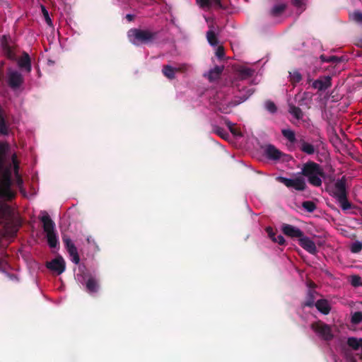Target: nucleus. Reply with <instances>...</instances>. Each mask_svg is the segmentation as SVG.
Masks as SVG:
<instances>
[{"label": "nucleus", "instance_id": "nucleus-1", "mask_svg": "<svg viewBox=\"0 0 362 362\" xmlns=\"http://www.w3.org/2000/svg\"><path fill=\"white\" fill-rule=\"evenodd\" d=\"M301 174L307 177L309 184L314 187L322 185V178L325 177V173L318 163L314 161H308L303 165Z\"/></svg>", "mask_w": 362, "mask_h": 362}, {"label": "nucleus", "instance_id": "nucleus-2", "mask_svg": "<svg viewBox=\"0 0 362 362\" xmlns=\"http://www.w3.org/2000/svg\"><path fill=\"white\" fill-rule=\"evenodd\" d=\"M127 36L133 45L138 46L153 42L158 36V32L148 29L132 28L128 31Z\"/></svg>", "mask_w": 362, "mask_h": 362}, {"label": "nucleus", "instance_id": "nucleus-3", "mask_svg": "<svg viewBox=\"0 0 362 362\" xmlns=\"http://www.w3.org/2000/svg\"><path fill=\"white\" fill-rule=\"evenodd\" d=\"M332 196L337 199L342 210L346 211L352 208V204L348 200L346 191V179L343 176L334 183Z\"/></svg>", "mask_w": 362, "mask_h": 362}, {"label": "nucleus", "instance_id": "nucleus-4", "mask_svg": "<svg viewBox=\"0 0 362 362\" xmlns=\"http://www.w3.org/2000/svg\"><path fill=\"white\" fill-rule=\"evenodd\" d=\"M43 223V230L46 233L48 245L51 248H56L59 245V240L55 230V223L47 213L40 218Z\"/></svg>", "mask_w": 362, "mask_h": 362}, {"label": "nucleus", "instance_id": "nucleus-5", "mask_svg": "<svg viewBox=\"0 0 362 362\" xmlns=\"http://www.w3.org/2000/svg\"><path fill=\"white\" fill-rule=\"evenodd\" d=\"M321 144H322V141L320 139L310 141L305 136H300L298 139L297 147L301 152L310 156L318 153Z\"/></svg>", "mask_w": 362, "mask_h": 362}, {"label": "nucleus", "instance_id": "nucleus-6", "mask_svg": "<svg viewBox=\"0 0 362 362\" xmlns=\"http://www.w3.org/2000/svg\"><path fill=\"white\" fill-rule=\"evenodd\" d=\"M252 95L250 90H246L240 92L238 95L234 96V98L230 101L226 105H221L219 107V110L224 114H228L230 112L231 109L240 103L245 102Z\"/></svg>", "mask_w": 362, "mask_h": 362}, {"label": "nucleus", "instance_id": "nucleus-7", "mask_svg": "<svg viewBox=\"0 0 362 362\" xmlns=\"http://www.w3.org/2000/svg\"><path fill=\"white\" fill-rule=\"evenodd\" d=\"M310 327L320 337L325 341H330L334 337L330 326L322 321L313 322Z\"/></svg>", "mask_w": 362, "mask_h": 362}, {"label": "nucleus", "instance_id": "nucleus-8", "mask_svg": "<svg viewBox=\"0 0 362 362\" xmlns=\"http://www.w3.org/2000/svg\"><path fill=\"white\" fill-rule=\"evenodd\" d=\"M276 180L288 188H293L298 191H303L306 188L305 180L302 177H298L295 179H289L284 177H277Z\"/></svg>", "mask_w": 362, "mask_h": 362}, {"label": "nucleus", "instance_id": "nucleus-9", "mask_svg": "<svg viewBox=\"0 0 362 362\" xmlns=\"http://www.w3.org/2000/svg\"><path fill=\"white\" fill-rule=\"evenodd\" d=\"M7 83L11 89L16 90L23 84V76L18 71H8Z\"/></svg>", "mask_w": 362, "mask_h": 362}, {"label": "nucleus", "instance_id": "nucleus-10", "mask_svg": "<svg viewBox=\"0 0 362 362\" xmlns=\"http://www.w3.org/2000/svg\"><path fill=\"white\" fill-rule=\"evenodd\" d=\"M46 267L49 270L59 275L65 271L66 263L63 257L59 256L52 261L47 262Z\"/></svg>", "mask_w": 362, "mask_h": 362}, {"label": "nucleus", "instance_id": "nucleus-11", "mask_svg": "<svg viewBox=\"0 0 362 362\" xmlns=\"http://www.w3.org/2000/svg\"><path fill=\"white\" fill-rule=\"evenodd\" d=\"M281 229L286 236L291 238H298L299 240L304 233L300 228L288 223H283Z\"/></svg>", "mask_w": 362, "mask_h": 362}, {"label": "nucleus", "instance_id": "nucleus-12", "mask_svg": "<svg viewBox=\"0 0 362 362\" xmlns=\"http://www.w3.org/2000/svg\"><path fill=\"white\" fill-rule=\"evenodd\" d=\"M298 244L310 254L315 255L317 252L315 243L310 238L304 235L298 240Z\"/></svg>", "mask_w": 362, "mask_h": 362}, {"label": "nucleus", "instance_id": "nucleus-13", "mask_svg": "<svg viewBox=\"0 0 362 362\" xmlns=\"http://www.w3.org/2000/svg\"><path fill=\"white\" fill-rule=\"evenodd\" d=\"M264 154L266 157L272 160H278L284 155V153L272 144L265 146Z\"/></svg>", "mask_w": 362, "mask_h": 362}, {"label": "nucleus", "instance_id": "nucleus-14", "mask_svg": "<svg viewBox=\"0 0 362 362\" xmlns=\"http://www.w3.org/2000/svg\"><path fill=\"white\" fill-rule=\"evenodd\" d=\"M332 86L331 77L329 76H324L313 81L312 86L318 90H325Z\"/></svg>", "mask_w": 362, "mask_h": 362}, {"label": "nucleus", "instance_id": "nucleus-15", "mask_svg": "<svg viewBox=\"0 0 362 362\" xmlns=\"http://www.w3.org/2000/svg\"><path fill=\"white\" fill-rule=\"evenodd\" d=\"M18 65L21 69H24L27 72L31 71V60L27 52H23L18 62Z\"/></svg>", "mask_w": 362, "mask_h": 362}, {"label": "nucleus", "instance_id": "nucleus-16", "mask_svg": "<svg viewBox=\"0 0 362 362\" xmlns=\"http://www.w3.org/2000/svg\"><path fill=\"white\" fill-rule=\"evenodd\" d=\"M315 306L321 313L327 315L331 310V307L329 302L326 299H320L316 301Z\"/></svg>", "mask_w": 362, "mask_h": 362}, {"label": "nucleus", "instance_id": "nucleus-17", "mask_svg": "<svg viewBox=\"0 0 362 362\" xmlns=\"http://www.w3.org/2000/svg\"><path fill=\"white\" fill-rule=\"evenodd\" d=\"M9 148L10 146L7 142L0 141V167H2L4 165Z\"/></svg>", "mask_w": 362, "mask_h": 362}, {"label": "nucleus", "instance_id": "nucleus-18", "mask_svg": "<svg viewBox=\"0 0 362 362\" xmlns=\"http://www.w3.org/2000/svg\"><path fill=\"white\" fill-rule=\"evenodd\" d=\"M179 71V69L173 68L168 64L164 65L162 69L163 74L170 80L174 79L175 77V73Z\"/></svg>", "mask_w": 362, "mask_h": 362}, {"label": "nucleus", "instance_id": "nucleus-19", "mask_svg": "<svg viewBox=\"0 0 362 362\" xmlns=\"http://www.w3.org/2000/svg\"><path fill=\"white\" fill-rule=\"evenodd\" d=\"M282 135L292 144H298V139L296 136L294 131L290 129H284L281 130Z\"/></svg>", "mask_w": 362, "mask_h": 362}, {"label": "nucleus", "instance_id": "nucleus-20", "mask_svg": "<svg viewBox=\"0 0 362 362\" xmlns=\"http://www.w3.org/2000/svg\"><path fill=\"white\" fill-rule=\"evenodd\" d=\"M86 287L88 292L96 293L98 291L99 285L94 278L90 277L86 283Z\"/></svg>", "mask_w": 362, "mask_h": 362}, {"label": "nucleus", "instance_id": "nucleus-21", "mask_svg": "<svg viewBox=\"0 0 362 362\" xmlns=\"http://www.w3.org/2000/svg\"><path fill=\"white\" fill-rule=\"evenodd\" d=\"M223 70V66H216L213 69L209 72V79L210 81L218 79Z\"/></svg>", "mask_w": 362, "mask_h": 362}, {"label": "nucleus", "instance_id": "nucleus-22", "mask_svg": "<svg viewBox=\"0 0 362 362\" xmlns=\"http://www.w3.org/2000/svg\"><path fill=\"white\" fill-rule=\"evenodd\" d=\"M286 8V4H279L275 5L270 11V15L274 17L281 16Z\"/></svg>", "mask_w": 362, "mask_h": 362}, {"label": "nucleus", "instance_id": "nucleus-23", "mask_svg": "<svg viewBox=\"0 0 362 362\" xmlns=\"http://www.w3.org/2000/svg\"><path fill=\"white\" fill-rule=\"evenodd\" d=\"M315 292L312 290H309L308 292L306 300L302 304V306L312 308L315 305Z\"/></svg>", "mask_w": 362, "mask_h": 362}, {"label": "nucleus", "instance_id": "nucleus-24", "mask_svg": "<svg viewBox=\"0 0 362 362\" xmlns=\"http://www.w3.org/2000/svg\"><path fill=\"white\" fill-rule=\"evenodd\" d=\"M10 36L4 35L1 37L0 43L2 49L8 54L11 52V48L9 45Z\"/></svg>", "mask_w": 362, "mask_h": 362}, {"label": "nucleus", "instance_id": "nucleus-25", "mask_svg": "<svg viewBox=\"0 0 362 362\" xmlns=\"http://www.w3.org/2000/svg\"><path fill=\"white\" fill-rule=\"evenodd\" d=\"M350 21L362 25V12L359 10H355L349 14Z\"/></svg>", "mask_w": 362, "mask_h": 362}, {"label": "nucleus", "instance_id": "nucleus-26", "mask_svg": "<svg viewBox=\"0 0 362 362\" xmlns=\"http://www.w3.org/2000/svg\"><path fill=\"white\" fill-rule=\"evenodd\" d=\"M289 112L297 119H301L303 117V112L302 110L295 105L289 107Z\"/></svg>", "mask_w": 362, "mask_h": 362}, {"label": "nucleus", "instance_id": "nucleus-27", "mask_svg": "<svg viewBox=\"0 0 362 362\" xmlns=\"http://www.w3.org/2000/svg\"><path fill=\"white\" fill-rule=\"evenodd\" d=\"M206 38L209 43L212 46H216L218 43L216 35L212 30H209L206 32Z\"/></svg>", "mask_w": 362, "mask_h": 362}, {"label": "nucleus", "instance_id": "nucleus-28", "mask_svg": "<svg viewBox=\"0 0 362 362\" xmlns=\"http://www.w3.org/2000/svg\"><path fill=\"white\" fill-rule=\"evenodd\" d=\"M320 59L323 62H330L332 64H337L341 62V59L336 56H326L325 54L320 56Z\"/></svg>", "mask_w": 362, "mask_h": 362}, {"label": "nucleus", "instance_id": "nucleus-29", "mask_svg": "<svg viewBox=\"0 0 362 362\" xmlns=\"http://www.w3.org/2000/svg\"><path fill=\"white\" fill-rule=\"evenodd\" d=\"M264 107L269 112L272 114H275L277 112V107L272 100H266L264 103Z\"/></svg>", "mask_w": 362, "mask_h": 362}, {"label": "nucleus", "instance_id": "nucleus-30", "mask_svg": "<svg viewBox=\"0 0 362 362\" xmlns=\"http://www.w3.org/2000/svg\"><path fill=\"white\" fill-rule=\"evenodd\" d=\"M254 70L250 68L244 67L240 69V75L243 79L251 77L254 74Z\"/></svg>", "mask_w": 362, "mask_h": 362}, {"label": "nucleus", "instance_id": "nucleus-31", "mask_svg": "<svg viewBox=\"0 0 362 362\" xmlns=\"http://www.w3.org/2000/svg\"><path fill=\"white\" fill-rule=\"evenodd\" d=\"M290 75V81L293 84H296L300 82L302 79V76L298 71H294L293 72H289Z\"/></svg>", "mask_w": 362, "mask_h": 362}, {"label": "nucleus", "instance_id": "nucleus-32", "mask_svg": "<svg viewBox=\"0 0 362 362\" xmlns=\"http://www.w3.org/2000/svg\"><path fill=\"white\" fill-rule=\"evenodd\" d=\"M8 124L6 120V118L0 119V135H8Z\"/></svg>", "mask_w": 362, "mask_h": 362}, {"label": "nucleus", "instance_id": "nucleus-33", "mask_svg": "<svg viewBox=\"0 0 362 362\" xmlns=\"http://www.w3.org/2000/svg\"><path fill=\"white\" fill-rule=\"evenodd\" d=\"M302 206L308 212H313L316 208V204L312 201H305L302 203Z\"/></svg>", "mask_w": 362, "mask_h": 362}, {"label": "nucleus", "instance_id": "nucleus-34", "mask_svg": "<svg viewBox=\"0 0 362 362\" xmlns=\"http://www.w3.org/2000/svg\"><path fill=\"white\" fill-rule=\"evenodd\" d=\"M351 322L353 325H358L362 322V312L357 311L352 314Z\"/></svg>", "mask_w": 362, "mask_h": 362}, {"label": "nucleus", "instance_id": "nucleus-35", "mask_svg": "<svg viewBox=\"0 0 362 362\" xmlns=\"http://www.w3.org/2000/svg\"><path fill=\"white\" fill-rule=\"evenodd\" d=\"M40 7H41V11H42V15L45 18V22L47 23V24L49 26H50V27L53 26L52 19L49 17V12L47 10L46 7L43 5H41Z\"/></svg>", "mask_w": 362, "mask_h": 362}, {"label": "nucleus", "instance_id": "nucleus-36", "mask_svg": "<svg viewBox=\"0 0 362 362\" xmlns=\"http://www.w3.org/2000/svg\"><path fill=\"white\" fill-rule=\"evenodd\" d=\"M351 284L354 287H358L362 285L361 278L358 275L351 276Z\"/></svg>", "mask_w": 362, "mask_h": 362}, {"label": "nucleus", "instance_id": "nucleus-37", "mask_svg": "<svg viewBox=\"0 0 362 362\" xmlns=\"http://www.w3.org/2000/svg\"><path fill=\"white\" fill-rule=\"evenodd\" d=\"M361 250H362V243H361L359 241L354 242L352 244L351 247V251L353 253H358L361 251Z\"/></svg>", "mask_w": 362, "mask_h": 362}, {"label": "nucleus", "instance_id": "nucleus-38", "mask_svg": "<svg viewBox=\"0 0 362 362\" xmlns=\"http://www.w3.org/2000/svg\"><path fill=\"white\" fill-rule=\"evenodd\" d=\"M268 236L272 239V240L274 242V239H276V232L274 230V229L270 227V226H268L265 229Z\"/></svg>", "mask_w": 362, "mask_h": 362}, {"label": "nucleus", "instance_id": "nucleus-39", "mask_svg": "<svg viewBox=\"0 0 362 362\" xmlns=\"http://www.w3.org/2000/svg\"><path fill=\"white\" fill-rule=\"evenodd\" d=\"M197 4L202 7H210L211 6V0H196Z\"/></svg>", "mask_w": 362, "mask_h": 362}, {"label": "nucleus", "instance_id": "nucleus-40", "mask_svg": "<svg viewBox=\"0 0 362 362\" xmlns=\"http://www.w3.org/2000/svg\"><path fill=\"white\" fill-rule=\"evenodd\" d=\"M225 54L224 48L223 46H219L216 51V55L218 58L222 59Z\"/></svg>", "mask_w": 362, "mask_h": 362}, {"label": "nucleus", "instance_id": "nucleus-41", "mask_svg": "<svg viewBox=\"0 0 362 362\" xmlns=\"http://www.w3.org/2000/svg\"><path fill=\"white\" fill-rule=\"evenodd\" d=\"M62 239L66 249L70 248L71 245H75L69 237L64 236Z\"/></svg>", "mask_w": 362, "mask_h": 362}, {"label": "nucleus", "instance_id": "nucleus-42", "mask_svg": "<svg viewBox=\"0 0 362 362\" xmlns=\"http://www.w3.org/2000/svg\"><path fill=\"white\" fill-rule=\"evenodd\" d=\"M274 242L278 243L280 245H285L286 240L283 235H276V239H274Z\"/></svg>", "mask_w": 362, "mask_h": 362}, {"label": "nucleus", "instance_id": "nucleus-43", "mask_svg": "<svg viewBox=\"0 0 362 362\" xmlns=\"http://www.w3.org/2000/svg\"><path fill=\"white\" fill-rule=\"evenodd\" d=\"M70 257H71L72 256L78 254V250H77V248L75 245H71V247L69 248V249H66Z\"/></svg>", "mask_w": 362, "mask_h": 362}, {"label": "nucleus", "instance_id": "nucleus-44", "mask_svg": "<svg viewBox=\"0 0 362 362\" xmlns=\"http://www.w3.org/2000/svg\"><path fill=\"white\" fill-rule=\"evenodd\" d=\"M211 6L214 5L218 8L225 9V7L222 5L221 0H211Z\"/></svg>", "mask_w": 362, "mask_h": 362}, {"label": "nucleus", "instance_id": "nucleus-45", "mask_svg": "<svg viewBox=\"0 0 362 362\" xmlns=\"http://www.w3.org/2000/svg\"><path fill=\"white\" fill-rule=\"evenodd\" d=\"M226 124H227V126L228 127V128L230 129L231 133H233L234 135L240 134L239 132L236 129H234L233 127L234 125L233 123H231L230 122H228Z\"/></svg>", "mask_w": 362, "mask_h": 362}, {"label": "nucleus", "instance_id": "nucleus-46", "mask_svg": "<svg viewBox=\"0 0 362 362\" xmlns=\"http://www.w3.org/2000/svg\"><path fill=\"white\" fill-rule=\"evenodd\" d=\"M12 160H13V165H14V173H15V175H19L18 173V168H19V166H18V163L16 160V156H13V158H12Z\"/></svg>", "mask_w": 362, "mask_h": 362}, {"label": "nucleus", "instance_id": "nucleus-47", "mask_svg": "<svg viewBox=\"0 0 362 362\" xmlns=\"http://www.w3.org/2000/svg\"><path fill=\"white\" fill-rule=\"evenodd\" d=\"M71 261H72L74 264H79V262H80V257H79L78 253V254H76V255H74V256H72V257H71Z\"/></svg>", "mask_w": 362, "mask_h": 362}, {"label": "nucleus", "instance_id": "nucleus-48", "mask_svg": "<svg viewBox=\"0 0 362 362\" xmlns=\"http://www.w3.org/2000/svg\"><path fill=\"white\" fill-rule=\"evenodd\" d=\"M16 184L18 187H21L23 185V181L20 175H16Z\"/></svg>", "mask_w": 362, "mask_h": 362}, {"label": "nucleus", "instance_id": "nucleus-49", "mask_svg": "<svg viewBox=\"0 0 362 362\" xmlns=\"http://www.w3.org/2000/svg\"><path fill=\"white\" fill-rule=\"evenodd\" d=\"M293 4L298 8H300L303 5V0H293Z\"/></svg>", "mask_w": 362, "mask_h": 362}, {"label": "nucleus", "instance_id": "nucleus-50", "mask_svg": "<svg viewBox=\"0 0 362 362\" xmlns=\"http://www.w3.org/2000/svg\"><path fill=\"white\" fill-rule=\"evenodd\" d=\"M355 45L358 47L362 48V37L356 40Z\"/></svg>", "mask_w": 362, "mask_h": 362}, {"label": "nucleus", "instance_id": "nucleus-51", "mask_svg": "<svg viewBox=\"0 0 362 362\" xmlns=\"http://www.w3.org/2000/svg\"><path fill=\"white\" fill-rule=\"evenodd\" d=\"M224 132V131H223V129H218L216 131V132H217V134H218V135H220L221 137L224 138V135H225V134H227V133H226V132Z\"/></svg>", "mask_w": 362, "mask_h": 362}, {"label": "nucleus", "instance_id": "nucleus-52", "mask_svg": "<svg viewBox=\"0 0 362 362\" xmlns=\"http://www.w3.org/2000/svg\"><path fill=\"white\" fill-rule=\"evenodd\" d=\"M4 117H5V112H4L3 107L0 105V119H2Z\"/></svg>", "mask_w": 362, "mask_h": 362}, {"label": "nucleus", "instance_id": "nucleus-53", "mask_svg": "<svg viewBox=\"0 0 362 362\" xmlns=\"http://www.w3.org/2000/svg\"><path fill=\"white\" fill-rule=\"evenodd\" d=\"M126 18L128 21H132L134 19V16L132 14H127Z\"/></svg>", "mask_w": 362, "mask_h": 362}, {"label": "nucleus", "instance_id": "nucleus-54", "mask_svg": "<svg viewBox=\"0 0 362 362\" xmlns=\"http://www.w3.org/2000/svg\"><path fill=\"white\" fill-rule=\"evenodd\" d=\"M361 304H362V302H361Z\"/></svg>", "mask_w": 362, "mask_h": 362}]
</instances>
